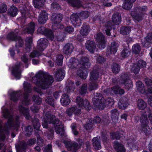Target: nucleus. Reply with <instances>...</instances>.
I'll return each instance as SVG.
<instances>
[{
    "mask_svg": "<svg viewBox=\"0 0 152 152\" xmlns=\"http://www.w3.org/2000/svg\"><path fill=\"white\" fill-rule=\"evenodd\" d=\"M27 144L25 142H20L15 146L17 152H24L26 148Z\"/></svg>",
    "mask_w": 152,
    "mask_h": 152,
    "instance_id": "24",
    "label": "nucleus"
},
{
    "mask_svg": "<svg viewBox=\"0 0 152 152\" xmlns=\"http://www.w3.org/2000/svg\"><path fill=\"white\" fill-rule=\"evenodd\" d=\"M86 48L91 53H94L96 49V45L95 42L92 40L86 41L85 45Z\"/></svg>",
    "mask_w": 152,
    "mask_h": 152,
    "instance_id": "12",
    "label": "nucleus"
},
{
    "mask_svg": "<svg viewBox=\"0 0 152 152\" xmlns=\"http://www.w3.org/2000/svg\"><path fill=\"white\" fill-rule=\"evenodd\" d=\"M141 126L148 125L149 123V120L146 115H142L140 119Z\"/></svg>",
    "mask_w": 152,
    "mask_h": 152,
    "instance_id": "43",
    "label": "nucleus"
},
{
    "mask_svg": "<svg viewBox=\"0 0 152 152\" xmlns=\"http://www.w3.org/2000/svg\"><path fill=\"white\" fill-rule=\"evenodd\" d=\"M140 129L146 136L149 135L151 133V131L148 125L141 126Z\"/></svg>",
    "mask_w": 152,
    "mask_h": 152,
    "instance_id": "39",
    "label": "nucleus"
},
{
    "mask_svg": "<svg viewBox=\"0 0 152 152\" xmlns=\"http://www.w3.org/2000/svg\"><path fill=\"white\" fill-rule=\"evenodd\" d=\"M33 100L37 104H40L42 103V100L41 98L39 96L34 95L33 97Z\"/></svg>",
    "mask_w": 152,
    "mask_h": 152,
    "instance_id": "62",
    "label": "nucleus"
},
{
    "mask_svg": "<svg viewBox=\"0 0 152 152\" xmlns=\"http://www.w3.org/2000/svg\"><path fill=\"white\" fill-rule=\"evenodd\" d=\"M140 67L138 64H134L132 66L131 68L132 71L135 74H138L140 71Z\"/></svg>",
    "mask_w": 152,
    "mask_h": 152,
    "instance_id": "55",
    "label": "nucleus"
},
{
    "mask_svg": "<svg viewBox=\"0 0 152 152\" xmlns=\"http://www.w3.org/2000/svg\"><path fill=\"white\" fill-rule=\"evenodd\" d=\"M30 102L31 100L28 98V94L27 93L25 94L22 101V104L26 106H28L31 104Z\"/></svg>",
    "mask_w": 152,
    "mask_h": 152,
    "instance_id": "52",
    "label": "nucleus"
},
{
    "mask_svg": "<svg viewBox=\"0 0 152 152\" xmlns=\"http://www.w3.org/2000/svg\"><path fill=\"white\" fill-rule=\"evenodd\" d=\"M68 3L73 7L80 8L82 6V0H67Z\"/></svg>",
    "mask_w": 152,
    "mask_h": 152,
    "instance_id": "25",
    "label": "nucleus"
},
{
    "mask_svg": "<svg viewBox=\"0 0 152 152\" xmlns=\"http://www.w3.org/2000/svg\"><path fill=\"white\" fill-rule=\"evenodd\" d=\"M48 40L45 38H42L37 42V49L40 51H43L47 47Z\"/></svg>",
    "mask_w": 152,
    "mask_h": 152,
    "instance_id": "10",
    "label": "nucleus"
},
{
    "mask_svg": "<svg viewBox=\"0 0 152 152\" xmlns=\"http://www.w3.org/2000/svg\"><path fill=\"white\" fill-rule=\"evenodd\" d=\"M48 19V13L45 11H42L39 14L38 21L40 23L44 24L46 22Z\"/></svg>",
    "mask_w": 152,
    "mask_h": 152,
    "instance_id": "17",
    "label": "nucleus"
},
{
    "mask_svg": "<svg viewBox=\"0 0 152 152\" xmlns=\"http://www.w3.org/2000/svg\"><path fill=\"white\" fill-rule=\"evenodd\" d=\"M129 105L126 98H121L118 104V107L121 109H125Z\"/></svg>",
    "mask_w": 152,
    "mask_h": 152,
    "instance_id": "20",
    "label": "nucleus"
},
{
    "mask_svg": "<svg viewBox=\"0 0 152 152\" xmlns=\"http://www.w3.org/2000/svg\"><path fill=\"white\" fill-rule=\"evenodd\" d=\"M113 23L111 21H108L105 25L104 29L106 34L108 36L110 35V31L112 28V26L113 25Z\"/></svg>",
    "mask_w": 152,
    "mask_h": 152,
    "instance_id": "30",
    "label": "nucleus"
},
{
    "mask_svg": "<svg viewBox=\"0 0 152 152\" xmlns=\"http://www.w3.org/2000/svg\"><path fill=\"white\" fill-rule=\"evenodd\" d=\"M92 102L94 106L99 110L103 109L106 104L109 107H112L114 103L113 98H108L106 101L102 94L98 93L95 94Z\"/></svg>",
    "mask_w": 152,
    "mask_h": 152,
    "instance_id": "3",
    "label": "nucleus"
},
{
    "mask_svg": "<svg viewBox=\"0 0 152 152\" xmlns=\"http://www.w3.org/2000/svg\"><path fill=\"white\" fill-rule=\"evenodd\" d=\"M114 148L115 150L118 152H125V149L123 145L117 141L114 142Z\"/></svg>",
    "mask_w": 152,
    "mask_h": 152,
    "instance_id": "33",
    "label": "nucleus"
},
{
    "mask_svg": "<svg viewBox=\"0 0 152 152\" xmlns=\"http://www.w3.org/2000/svg\"><path fill=\"white\" fill-rule=\"evenodd\" d=\"M89 60L88 58L86 57H82L80 58V60L79 63L80 64V66H87V68L90 67L91 64L89 62Z\"/></svg>",
    "mask_w": 152,
    "mask_h": 152,
    "instance_id": "29",
    "label": "nucleus"
},
{
    "mask_svg": "<svg viewBox=\"0 0 152 152\" xmlns=\"http://www.w3.org/2000/svg\"><path fill=\"white\" fill-rule=\"evenodd\" d=\"M32 81L41 88L45 89L53 82V78L48 73L42 71L39 72L32 78Z\"/></svg>",
    "mask_w": 152,
    "mask_h": 152,
    "instance_id": "2",
    "label": "nucleus"
},
{
    "mask_svg": "<svg viewBox=\"0 0 152 152\" xmlns=\"http://www.w3.org/2000/svg\"><path fill=\"white\" fill-rule=\"evenodd\" d=\"M23 86L25 91L27 93L31 92L32 89L30 84L27 82H25L23 83Z\"/></svg>",
    "mask_w": 152,
    "mask_h": 152,
    "instance_id": "60",
    "label": "nucleus"
},
{
    "mask_svg": "<svg viewBox=\"0 0 152 152\" xmlns=\"http://www.w3.org/2000/svg\"><path fill=\"white\" fill-rule=\"evenodd\" d=\"M131 50L128 48H124L121 53V56L123 58H126L130 54Z\"/></svg>",
    "mask_w": 152,
    "mask_h": 152,
    "instance_id": "50",
    "label": "nucleus"
},
{
    "mask_svg": "<svg viewBox=\"0 0 152 152\" xmlns=\"http://www.w3.org/2000/svg\"><path fill=\"white\" fill-rule=\"evenodd\" d=\"M73 49L74 47L72 44L68 43L64 47L63 51L65 54L69 55L72 52Z\"/></svg>",
    "mask_w": 152,
    "mask_h": 152,
    "instance_id": "23",
    "label": "nucleus"
},
{
    "mask_svg": "<svg viewBox=\"0 0 152 152\" xmlns=\"http://www.w3.org/2000/svg\"><path fill=\"white\" fill-rule=\"evenodd\" d=\"M63 18V15L61 13H53L51 16V21L54 24L53 25V28L56 30L58 28H62L64 26L59 24Z\"/></svg>",
    "mask_w": 152,
    "mask_h": 152,
    "instance_id": "5",
    "label": "nucleus"
},
{
    "mask_svg": "<svg viewBox=\"0 0 152 152\" xmlns=\"http://www.w3.org/2000/svg\"><path fill=\"white\" fill-rule=\"evenodd\" d=\"M129 73L127 72H125L122 73L121 76L120 82L121 83H124L125 81H128L130 80L129 78Z\"/></svg>",
    "mask_w": 152,
    "mask_h": 152,
    "instance_id": "41",
    "label": "nucleus"
},
{
    "mask_svg": "<svg viewBox=\"0 0 152 152\" xmlns=\"http://www.w3.org/2000/svg\"><path fill=\"white\" fill-rule=\"evenodd\" d=\"M66 147L69 151H72L73 152H76L77 150L79 148V146L77 143L74 142L65 141H64Z\"/></svg>",
    "mask_w": 152,
    "mask_h": 152,
    "instance_id": "9",
    "label": "nucleus"
},
{
    "mask_svg": "<svg viewBox=\"0 0 152 152\" xmlns=\"http://www.w3.org/2000/svg\"><path fill=\"white\" fill-rule=\"evenodd\" d=\"M60 102L61 104L64 106L68 105L70 102L69 95L66 94H63L61 96Z\"/></svg>",
    "mask_w": 152,
    "mask_h": 152,
    "instance_id": "26",
    "label": "nucleus"
},
{
    "mask_svg": "<svg viewBox=\"0 0 152 152\" xmlns=\"http://www.w3.org/2000/svg\"><path fill=\"white\" fill-rule=\"evenodd\" d=\"M18 109L20 112L27 119H29L31 118L29 115V109L23 107L22 105L18 106Z\"/></svg>",
    "mask_w": 152,
    "mask_h": 152,
    "instance_id": "18",
    "label": "nucleus"
},
{
    "mask_svg": "<svg viewBox=\"0 0 152 152\" xmlns=\"http://www.w3.org/2000/svg\"><path fill=\"white\" fill-rule=\"evenodd\" d=\"M76 101L79 107H83V103L85 100H83L82 98L80 96H77L76 99Z\"/></svg>",
    "mask_w": 152,
    "mask_h": 152,
    "instance_id": "59",
    "label": "nucleus"
},
{
    "mask_svg": "<svg viewBox=\"0 0 152 152\" xmlns=\"http://www.w3.org/2000/svg\"><path fill=\"white\" fill-rule=\"evenodd\" d=\"M88 85V90L90 91L96 90L98 88L97 81H91L89 83Z\"/></svg>",
    "mask_w": 152,
    "mask_h": 152,
    "instance_id": "47",
    "label": "nucleus"
},
{
    "mask_svg": "<svg viewBox=\"0 0 152 152\" xmlns=\"http://www.w3.org/2000/svg\"><path fill=\"white\" fill-rule=\"evenodd\" d=\"M22 65V63L18 62L15 66L13 67L12 73L17 79H19L21 77V71L20 67Z\"/></svg>",
    "mask_w": 152,
    "mask_h": 152,
    "instance_id": "8",
    "label": "nucleus"
},
{
    "mask_svg": "<svg viewBox=\"0 0 152 152\" xmlns=\"http://www.w3.org/2000/svg\"><path fill=\"white\" fill-rule=\"evenodd\" d=\"M32 123L34 129L38 131L39 133L40 131L41 132V131L39 130L40 124L39 122L38 119L36 118H34L32 119Z\"/></svg>",
    "mask_w": 152,
    "mask_h": 152,
    "instance_id": "35",
    "label": "nucleus"
},
{
    "mask_svg": "<svg viewBox=\"0 0 152 152\" xmlns=\"http://www.w3.org/2000/svg\"><path fill=\"white\" fill-rule=\"evenodd\" d=\"M3 116L6 118H8L5 124L4 127L2 125V121H0V140L3 141L5 139V135H8L9 134V130L12 127H14L16 131H18L20 127V122L19 121V117L16 116L14 118L12 113L9 110L3 106L2 108Z\"/></svg>",
    "mask_w": 152,
    "mask_h": 152,
    "instance_id": "1",
    "label": "nucleus"
},
{
    "mask_svg": "<svg viewBox=\"0 0 152 152\" xmlns=\"http://www.w3.org/2000/svg\"><path fill=\"white\" fill-rule=\"evenodd\" d=\"M79 67L77 71V75L82 78L86 79L88 75V71L84 66H81Z\"/></svg>",
    "mask_w": 152,
    "mask_h": 152,
    "instance_id": "16",
    "label": "nucleus"
},
{
    "mask_svg": "<svg viewBox=\"0 0 152 152\" xmlns=\"http://www.w3.org/2000/svg\"><path fill=\"white\" fill-rule=\"evenodd\" d=\"M96 39L98 42V47L100 49H103L105 47V41L104 35L101 33L96 35Z\"/></svg>",
    "mask_w": 152,
    "mask_h": 152,
    "instance_id": "7",
    "label": "nucleus"
},
{
    "mask_svg": "<svg viewBox=\"0 0 152 152\" xmlns=\"http://www.w3.org/2000/svg\"><path fill=\"white\" fill-rule=\"evenodd\" d=\"M111 118L113 122H116L118 121L119 114L118 110L116 109L112 110L111 111Z\"/></svg>",
    "mask_w": 152,
    "mask_h": 152,
    "instance_id": "31",
    "label": "nucleus"
},
{
    "mask_svg": "<svg viewBox=\"0 0 152 152\" xmlns=\"http://www.w3.org/2000/svg\"><path fill=\"white\" fill-rule=\"evenodd\" d=\"M79 63L77 59L72 58L70 59L69 66L71 68H77Z\"/></svg>",
    "mask_w": 152,
    "mask_h": 152,
    "instance_id": "34",
    "label": "nucleus"
},
{
    "mask_svg": "<svg viewBox=\"0 0 152 152\" xmlns=\"http://www.w3.org/2000/svg\"><path fill=\"white\" fill-rule=\"evenodd\" d=\"M141 49L140 45L137 44L134 45L132 48L133 52L136 54H138L140 52Z\"/></svg>",
    "mask_w": 152,
    "mask_h": 152,
    "instance_id": "56",
    "label": "nucleus"
},
{
    "mask_svg": "<svg viewBox=\"0 0 152 152\" xmlns=\"http://www.w3.org/2000/svg\"><path fill=\"white\" fill-rule=\"evenodd\" d=\"M119 46V44L117 42L115 41L112 42L111 43L110 47L107 48L106 51L107 55L108 56L111 54L114 55L117 52Z\"/></svg>",
    "mask_w": 152,
    "mask_h": 152,
    "instance_id": "6",
    "label": "nucleus"
},
{
    "mask_svg": "<svg viewBox=\"0 0 152 152\" xmlns=\"http://www.w3.org/2000/svg\"><path fill=\"white\" fill-rule=\"evenodd\" d=\"M92 143L95 149L99 150L101 148L100 139L99 136L94 138L92 140Z\"/></svg>",
    "mask_w": 152,
    "mask_h": 152,
    "instance_id": "21",
    "label": "nucleus"
},
{
    "mask_svg": "<svg viewBox=\"0 0 152 152\" xmlns=\"http://www.w3.org/2000/svg\"><path fill=\"white\" fill-rule=\"evenodd\" d=\"M47 38L51 41L53 40L54 39V35L53 32L49 28H47L44 34Z\"/></svg>",
    "mask_w": 152,
    "mask_h": 152,
    "instance_id": "32",
    "label": "nucleus"
},
{
    "mask_svg": "<svg viewBox=\"0 0 152 152\" xmlns=\"http://www.w3.org/2000/svg\"><path fill=\"white\" fill-rule=\"evenodd\" d=\"M79 93L81 95L83 96H85L88 93L86 84H83L82 85L79 89Z\"/></svg>",
    "mask_w": 152,
    "mask_h": 152,
    "instance_id": "46",
    "label": "nucleus"
},
{
    "mask_svg": "<svg viewBox=\"0 0 152 152\" xmlns=\"http://www.w3.org/2000/svg\"><path fill=\"white\" fill-rule=\"evenodd\" d=\"M45 115V118L49 124L52 123L53 121V120L55 118H56L55 115L49 112L46 113Z\"/></svg>",
    "mask_w": 152,
    "mask_h": 152,
    "instance_id": "37",
    "label": "nucleus"
},
{
    "mask_svg": "<svg viewBox=\"0 0 152 152\" xmlns=\"http://www.w3.org/2000/svg\"><path fill=\"white\" fill-rule=\"evenodd\" d=\"M65 75L64 70L61 68L58 69L54 72L55 79L58 81H61L64 78Z\"/></svg>",
    "mask_w": 152,
    "mask_h": 152,
    "instance_id": "15",
    "label": "nucleus"
},
{
    "mask_svg": "<svg viewBox=\"0 0 152 152\" xmlns=\"http://www.w3.org/2000/svg\"><path fill=\"white\" fill-rule=\"evenodd\" d=\"M69 82L71 83V85L67 86L66 88L67 93V94L68 95L70 92H73L75 89V87L73 86V83L71 81H70V82L69 81Z\"/></svg>",
    "mask_w": 152,
    "mask_h": 152,
    "instance_id": "58",
    "label": "nucleus"
},
{
    "mask_svg": "<svg viewBox=\"0 0 152 152\" xmlns=\"http://www.w3.org/2000/svg\"><path fill=\"white\" fill-rule=\"evenodd\" d=\"M18 30L16 29L15 31L9 33L7 35V38L9 40L16 41V47L18 46L17 42L18 44V46L20 47H22L23 44V41L21 37L18 36Z\"/></svg>",
    "mask_w": 152,
    "mask_h": 152,
    "instance_id": "4",
    "label": "nucleus"
},
{
    "mask_svg": "<svg viewBox=\"0 0 152 152\" xmlns=\"http://www.w3.org/2000/svg\"><path fill=\"white\" fill-rule=\"evenodd\" d=\"M46 102L50 106L54 107L55 102L53 98L51 96L47 97L45 99Z\"/></svg>",
    "mask_w": 152,
    "mask_h": 152,
    "instance_id": "51",
    "label": "nucleus"
},
{
    "mask_svg": "<svg viewBox=\"0 0 152 152\" xmlns=\"http://www.w3.org/2000/svg\"><path fill=\"white\" fill-rule=\"evenodd\" d=\"M136 0H123L122 8L127 10H129L132 8L133 3Z\"/></svg>",
    "mask_w": 152,
    "mask_h": 152,
    "instance_id": "19",
    "label": "nucleus"
},
{
    "mask_svg": "<svg viewBox=\"0 0 152 152\" xmlns=\"http://www.w3.org/2000/svg\"><path fill=\"white\" fill-rule=\"evenodd\" d=\"M63 58L62 55H58L56 56V62L58 66H61L62 65Z\"/></svg>",
    "mask_w": 152,
    "mask_h": 152,
    "instance_id": "54",
    "label": "nucleus"
},
{
    "mask_svg": "<svg viewBox=\"0 0 152 152\" xmlns=\"http://www.w3.org/2000/svg\"><path fill=\"white\" fill-rule=\"evenodd\" d=\"M136 85L137 88L139 92L142 93L145 92V87L144 85L141 81H138L137 82Z\"/></svg>",
    "mask_w": 152,
    "mask_h": 152,
    "instance_id": "38",
    "label": "nucleus"
},
{
    "mask_svg": "<svg viewBox=\"0 0 152 152\" xmlns=\"http://www.w3.org/2000/svg\"><path fill=\"white\" fill-rule=\"evenodd\" d=\"M111 69L113 73L117 74L120 71V66L118 64L113 63L111 66Z\"/></svg>",
    "mask_w": 152,
    "mask_h": 152,
    "instance_id": "45",
    "label": "nucleus"
},
{
    "mask_svg": "<svg viewBox=\"0 0 152 152\" xmlns=\"http://www.w3.org/2000/svg\"><path fill=\"white\" fill-rule=\"evenodd\" d=\"M142 44L143 47L148 48L152 44V33L148 34L147 36L142 40Z\"/></svg>",
    "mask_w": 152,
    "mask_h": 152,
    "instance_id": "14",
    "label": "nucleus"
},
{
    "mask_svg": "<svg viewBox=\"0 0 152 152\" xmlns=\"http://www.w3.org/2000/svg\"><path fill=\"white\" fill-rule=\"evenodd\" d=\"M26 48L25 49H27V50L29 51L31 48V44L32 42V38L31 37H27L26 39Z\"/></svg>",
    "mask_w": 152,
    "mask_h": 152,
    "instance_id": "49",
    "label": "nucleus"
},
{
    "mask_svg": "<svg viewBox=\"0 0 152 152\" xmlns=\"http://www.w3.org/2000/svg\"><path fill=\"white\" fill-rule=\"evenodd\" d=\"M90 31V27L89 25L83 24L80 31V33L83 36L87 35Z\"/></svg>",
    "mask_w": 152,
    "mask_h": 152,
    "instance_id": "27",
    "label": "nucleus"
},
{
    "mask_svg": "<svg viewBox=\"0 0 152 152\" xmlns=\"http://www.w3.org/2000/svg\"><path fill=\"white\" fill-rule=\"evenodd\" d=\"M18 11L17 8L14 6H12L9 9L8 14L12 16H15L17 14Z\"/></svg>",
    "mask_w": 152,
    "mask_h": 152,
    "instance_id": "44",
    "label": "nucleus"
},
{
    "mask_svg": "<svg viewBox=\"0 0 152 152\" xmlns=\"http://www.w3.org/2000/svg\"><path fill=\"white\" fill-rule=\"evenodd\" d=\"M70 20L75 27L79 26L81 25V20L78 15L76 13H73L71 15Z\"/></svg>",
    "mask_w": 152,
    "mask_h": 152,
    "instance_id": "13",
    "label": "nucleus"
},
{
    "mask_svg": "<svg viewBox=\"0 0 152 152\" xmlns=\"http://www.w3.org/2000/svg\"><path fill=\"white\" fill-rule=\"evenodd\" d=\"M35 24L33 22H31L26 28L23 30L25 33H27L28 34H32L34 33V31Z\"/></svg>",
    "mask_w": 152,
    "mask_h": 152,
    "instance_id": "28",
    "label": "nucleus"
},
{
    "mask_svg": "<svg viewBox=\"0 0 152 152\" xmlns=\"http://www.w3.org/2000/svg\"><path fill=\"white\" fill-rule=\"evenodd\" d=\"M93 123L92 120H89L84 125V127L87 130H90L93 129Z\"/></svg>",
    "mask_w": 152,
    "mask_h": 152,
    "instance_id": "53",
    "label": "nucleus"
},
{
    "mask_svg": "<svg viewBox=\"0 0 152 152\" xmlns=\"http://www.w3.org/2000/svg\"><path fill=\"white\" fill-rule=\"evenodd\" d=\"M45 0H33V2L34 7L37 8L39 9L44 6Z\"/></svg>",
    "mask_w": 152,
    "mask_h": 152,
    "instance_id": "42",
    "label": "nucleus"
},
{
    "mask_svg": "<svg viewBox=\"0 0 152 152\" xmlns=\"http://www.w3.org/2000/svg\"><path fill=\"white\" fill-rule=\"evenodd\" d=\"M137 106L140 109L144 110L147 106V103L142 99H140L137 101Z\"/></svg>",
    "mask_w": 152,
    "mask_h": 152,
    "instance_id": "48",
    "label": "nucleus"
},
{
    "mask_svg": "<svg viewBox=\"0 0 152 152\" xmlns=\"http://www.w3.org/2000/svg\"><path fill=\"white\" fill-rule=\"evenodd\" d=\"M20 92L19 91H13L10 94L11 100L14 102L18 101L19 97L21 95Z\"/></svg>",
    "mask_w": 152,
    "mask_h": 152,
    "instance_id": "36",
    "label": "nucleus"
},
{
    "mask_svg": "<svg viewBox=\"0 0 152 152\" xmlns=\"http://www.w3.org/2000/svg\"><path fill=\"white\" fill-rule=\"evenodd\" d=\"M96 67H98V65L95 66ZM93 70L90 72V80L91 81H97L99 77V68L96 69L94 67Z\"/></svg>",
    "mask_w": 152,
    "mask_h": 152,
    "instance_id": "11",
    "label": "nucleus"
},
{
    "mask_svg": "<svg viewBox=\"0 0 152 152\" xmlns=\"http://www.w3.org/2000/svg\"><path fill=\"white\" fill-rule=\"evenodd\" d=\"M66 36V34L64 32L60 33L56 37L57 40L58 41H63Z\"/></svg>",
    "mask_w": 152,
    "mask_h": 152,
    "instance_id": "64",
    "label": "nucleus"
},
{
    "mask_svg": "<svg viewBox=\"0 0 152 152\" xmlns=\"http://www.w3.org/2000/svg\"><path fill=\"white\" fill-rule=\"evenodd\" d=\"M73 134L75 135H77L79 134V132L77 129V125L75 123H73L71 126Z\"/></svg>",
    "mask_w": 152,
    "mask_h": 152,
    "instance_id": "57",
    "label": "nucleus"
},
{
    "mask_svg": "<svg viewBox=\"0 0 152 152\" xmlns=\"http://www.w3.org/2000/svg\"><path fill=\"white\" fill-rule=\"evenodd\" d=\"M112 19L113 23L114 24H119L121 21V14L118 12L112 15Z\"/></svg>",
    "mask_w": 152,
    "mask_h": 152,
    "instance_id": "22",
    "label": "nucleus"
},
{
    "mask_svg": "<svg viewBox=\"0 0 152 152\" xmlns=\"http://www.w3.org/2000/svg\"><path fill=\"white\" fill-rule=\"evenodd\" d=\"M131 31V28L129 26H124L121 28L120 33L123 35L129 34Z\"/></svg>",
    "mask_w": 152,
    "mask_h": 152,
    "instance_id": "40",
    "label": "nucleus"
},
{
    "mask_svg": "<svg viewBox=\"0 0 152 152\" xmlns=\"http://www.w3.org/2000/svg\"><path fill=\"white\" fill-rule=\"evenodd\" d=\"M121 83L124 85L125 88L128 89L132 88L133 86L132 82L130 80L125 81L124 83Z\"/></svg>",
    "mask_w": 152,
    "mask_h": 152,
    "instance_id": "61",
    "label": "nucleus"
},
{
    "mask_svg": "<svg viewBox=\"0 0 152 152\" xmlns=\"http://www.w3.org/2000/svg\"><path fill=\"white\" fill-rule=\"evenodd\" d=\"M75 110L74 107L68 108L65 112V114L66 115L69 117H71L73 113H74V110Z\"/></svg>",
    "mask_w": 152,
    "mask_h": 152,
    "instance_id": "63",
    "label": "nucleus"
}]
</instances>
